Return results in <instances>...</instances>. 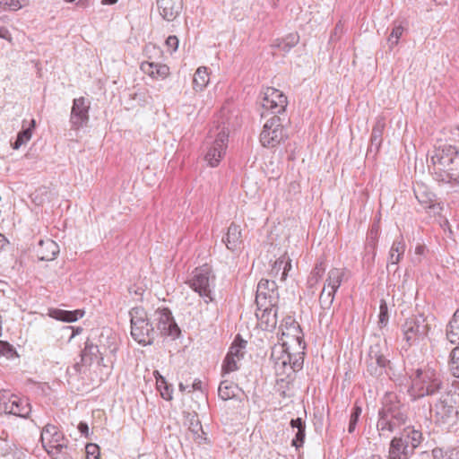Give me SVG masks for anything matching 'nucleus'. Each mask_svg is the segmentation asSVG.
Listing matches in <instances>:
<instances>
[{"mask_svg": "<svg viewBox=\"0 0 459 459\" xmlns=\"http://www.w3.org/2000/svg\"><path fill=\"white\" fill-rule=\"evenodd\" d=\"M377 416V429L379 437L385 438L400 429L409 420L407 406L394 393L385 394Z\"/></svg>", "mask_w": 459, "mask_h": 459, "instance_id": "f257e3e1", "label": "nucleus"}, {"mask_svg": "<svg viewBox=\"0 0 459 459\" xmlns=\"http://www.w3.org/2000/svg\"><path fill=\"white\" fill-rule=\"evenodd\" d=\"M435 178L437 181L459 185V148L445 144L435 150L431 157Z\"/></svg>", "mask_w": 459, "mask_h": 459, "instance_id": "f03ea898", "label": "nucleus"}, {"mask_svg": "<svg viewBox=\"0 0 459 459\" xmlns=\"http://www.w3.org/2000/svg\"><path fill=\"white\" fill-rule=\"evenodd\" d=\"M410 395L415 400L440 394L446 389L439 372L431 368H418L411 377Z\"/></svg>", "mask_w": 459, "mask_h": 459, "instance_id": "7ed1b4c3", "label": "nucleus"}, {"mask_svg": "<svg viewBox=\"0 0 459 459\" xmlns=\"http://www.w3.org/2000/svg\"><path fill=\"white\" fill-rule=\"evenodd\" d=\"M429 410L437 422H455L459 417V386L449 388L446 385L439 397L429 403Z\"/></svg>", "mask_w": 459, "mask_h": 459, "instance_id": "20e7f679", "label": "nucleus"}, {"mask_svg": "<svg viewBox=\"0 0 459 459\" xmlns=\"http://www.w3.org/2000/svg\"><path fill=\"white\" fill-rule=\"evenodd\" d=\"M40 441L52 459H71L68 440L56 425L47 424L42 429Z\"/></svg>", "mask_w": 459, "mask_h": 459, "instance_id": "39448f33", "label": "nucleus"}, {"mask_svg": "<svg viewBox=\"0 0 459 459\" xmlns=\"http://www.w3.org/2000/svg\"><path fill=\"white\" fill-rule=\"evenodd\" d=\"M129 316L133 339L143 346L152 344L156 336V331L145 309L142 307H133L129 311Z\"/></svg>", "mask_w": 459, "mask_h": 459, "instance_id": "423d86ee", "label": "nucleus"}, {"mask_svg": "<svg viewBox=\"0 0 459 459\" xmlns=\"http://www.w3.org/2000/svg\"><path fill=\"white\" fill-rule=\"evenodd\" d=\"M389 351L385 341L377 340L371 344L366 359V371L372 377L388 375L391 369Z\"/></svg>", "mask_w": 459, "mask_h": 459, "instance_id": "0eeeda50", "label": "nucleus"}, {"mask_svg": "<svg viewBox=\"0 0 459 459\" xmlns=\"http://www.w3.org/2000/svg\"><path fill=\"white\" fill-rule=\"evenodd\" d=\"M186 283L204 299L205 303L213 300L212 289L215 286V275L208 265L195 268Z\"/></svg>", "mask_w": 459, "mask_h": 459, "instance_id": "6e6552de", "label": "nucleus"}, {"mask_svg": "<svg viewBox=\"0 0 459 459\" xmlns=\"http://www.w3.org/2000/svg\"><path fill=\"white\" fill-rule=\"evenodd\" d=\"M403 344V349L419 344L423 341L429 332V325L422 316L406 318L401 326Z\"/></svg>", "mask_w": 459, "mask_h": 459, "instance_id": "1a4fd4ad", "label": "nucleus"}, {"mask_svg": "<svg viewBox=\"0 0 459 459\" xmlns=\"http://www.w3.org/2000/svg\"><path fill=\"white\" fill-rule=\"evenodd\" d=\"M285 117L273 116L267 119L260 134V143L264 147L274 148L288 138L284 128Z\"/></svg>", "mask_w": 459, "mask_h": 459, "instance_id": "9d476101", "label": "nucleus"}, {"mask_svg": "<svg viewBox=\"0 0 459 459\" xmlns=\"http://www.w3.org/2000/svg\"><path fill=\"white\" fill-rule=\"evenodd\" d=\"M261 105L273 116L284 115L288 100L284 93L275 88L267 87L263 92Z\"/></svg>", "mask_w": 459, "mask_h": 459, "instance_id": "9b49d317", "label": "nucleus"}, {"mask_svg": "<svg viewBox=\"0 0 459 459\" xmlns=\"http://www.w3.org/2000/svg\"><path fill=\"white\" fill-rule=\"evenodd\" d=\"M279 302L278 286L273 280L262 279L256 289L255 303L259 309L262 307L277 306Z\"/></svg>", "mask_w": 459, "mask_h": 459, "instance_id": "f8f14e48", "label": "nucleus"}, {"mask_svg": "<svg viewBox=\"0 0 459 459\" xmlns=\"http://www.w3.org/2000/svg\"><path fill=\"white\" fill-rule=\"evenodd\" d=\"M155 320L157 321V330L162 336H168L175 340L180 335L181 330L169 308L164 307L156 310Z\"/></svg>", "mask_w": 459, "mask_h": 459, "instance_id": "ddd939ff", "label": "nucleus"}, {"mask_svg": "<svg viewBox=\"0 0 459 459\" xmlns=\"http://www.w3.org/2000/svg\"><path fill=\"white\" fill-rule=\"evenodd\" d=\"M100 360L98 361L100 365L103 367L113 368V365L116 361V354L118 349L117 342L116 336L111 333L105 335L101 333L100 337Z\"/></svg>", "mask_w": 459, "mask_h": 459, "instance_id": "4468645a", "label": "nucleus"}, {"mask_svg": "<svg viewBox=\"0 0 459 459\" xmlns=\"http://www.w3.org/2000/svg\"><path fill=\"white\" fill-rule=\"evenodd\" d=\"M217 130L216 138L205 154V160L212 167L217 166L224 155L229 137V133L224 126L221 129L218 127Z\"/></svg>", "mask_w": 459, "mask_h": 459, "instance_id": "2eb2a0df", "label": "nucleus"}, {"mask_svg": "<svg viewBox=\"0 0 459 459\" xmlns=\"http://www.w3.org/2000/svg\"><path fill=\"white\" fill-rule=\"evenodd\" d=\"M90 102L84 98L74 99L70 114L71 128L78 130L89 122Z\"/></svg>", "mask_w": 459, "mask_h": 459, "instance_id": "dca6fc26", "label": "nucleus"}, {"mask_svg": "<svg viewBox=\"0 0 459 459\" xmlns=\"http://www.w3.org/2000/svg\"><path fill=\"white\" fill-rule=\"evenodd\" d=\"M0 404L4 412L22 418H27L31 411L30 404L14 394L7 397L4 393H0Z\"/></svg>", "mask_w": 459, "mask_h": 459, "instance_id": "f3484780", "label": "nucleus"}, {"mask_svg": "<svg viewBox=\"0 0 459 459\" xmlns=\"http://www.w3.org/2000/svg\"><path fill=\"white\" fill-rule=\"evenodd\" d=\"M272 358L274 359L276 368H285L289 367L293 371L302 368L304 358L301 353L295 355L290 354L284 348V345L279 348V351L274 350L272 353Z\"/></svg>", "mask_w": 459, "mask_h": 459, "instance_id": "a211bd4d", "label": "nucleus"}, {"mask_svg": "<svg viewBox=\"0 0 459 459\" xmlns=\"http://www.w3.org/2000/svg\"><path fill=\"white\" fill-rule=\"evenodd\" d=\"M160 15L167 22L174 21L183 9V0H155Z\"/></svg>", "mask_w": 459, "mask_h": 459, "instance_id": "6ab92c4d", "label": "nucleus"}, {"mask_svg": "<svg viewBox=\"0 0 459 459\" xmlns=\"http://www.w3.org/2000/svg\"><path fill=\"white\" fill-rule=\"evenodd\" d=\"M280 329L282 336L291 337L297 343L301 346L305 344L304 334L299 323L291 316H287L282 320Z\"/></svg>", "mask_w": 459, "mask_h": 459, "instance_id": "aec40b11", "label": "nucleus"}, {"mask_svg": "<svg viewBox=\"0 0 459 459\" xmlns=\"http://www.w3.org/2000/svg\"><path fill=\"white\" fill-rule=\"evenodd\" d=\"M256 316L263 330L273 331L277 325V306L257 307Z\"/></svg>", "mask_w": 459, "mask_h": 459, "instance_id": "412c9836", "label": "nucleus"}, {"mask_svg": "<svg viewBox=\"0 0 459 459\" xmlns=\"http://www.w3.org/2000/svg\"><path fill=\"white\" fill-rule=\"evenodd\" d=\"M414 452L404 443V438L394 437L391 440L388 459H409Z\"/></svg>", "mask_w": 459, "mask_h": 459, "instance_id": "4be33fe9", "label": "nucleus"}, {"mask_svg": "<svg viewBox=\"0 0 459 459\" xmlns=\"http://www.w3.org/2000/svg\"><path fill=\"white\" fill-rule=\"evenodd\" d=\"M290 269L291 260L285 253L274 262L270 271V275L273 278L280 277V281H284L287 279L288 273Z\"/></svg>", "mask_w": 459, "mask_h": 459, "instance_id": "5701e85b", "label": "nucleus"}, {"mask_svg": "<svg viewBox=\"0 0 459 459\" xmlns=\"http://www.w3.org/2000/svg\"><path fill=\"white\" fill-rule=\"evenodd\" d=\"M227 248L230 251L239 249L242 244V236L240 227L235 223H231L228 228L226 237L222 238Z\"/></svg>", "mask_w": 459, "mask_h": 459, "instance_id": "b1692460", "label": "nucleus"}, {"mask_svg": "<svg viewBox=\"0 0 459 459\" xmlns=\"http://www.w3.org/2000/svg\"><path fill=\"white\" fill-rule=\"evenodd\" d=\"M399 438H404V443L408 444L413 452L424 439L421 430L414 426L405 427Z\"/></svg>", "mask_w": 459, "mask_h": 459, "instance_id": "393cba45", "label": "nucleus"}, {"mask_svg": "<svg viewBox=\"0 0 459 459\" xmlns=\"http://www.w3.org/2000/svg\"><path fill=\"white\" fill-rule=\"evenodd\" d=\"M240 392L238 385L230 380L221 381L218 388V395L223 401L237 398Z\"/></svg>", "mask_w": 459, "mask_h": 459, "instance_id": "a878e982", "label": "nucleus"}, {"mask_svg": "<svg viewBox=\"0 0 459 459\" xmlns=\"http://www.w3.org/2000/svg\"><path fill=\"white\" fill-rule=\"evenodd\" d=\"M385 128V122L382 119H378L371 133L370 136V145L368 147L369 152L377 153L382 143V135Z\"/></svg>", "mask_w": 459, "mask_h": 459, "instance_id": "bb28decb", "label": "nucleus"}, {"mask_svg": "<svg viewBox=\"0 0 459 459\" xmlns=\"http://www.w3.org/2000/svg\"><path fill=\"white\" fill-rule=\"evenodd\" d=\"M39 245L41 246V248L39 250V257L42 261H51L55 259L56 255L59 253L57 244L51 239H48L46 241L41 240Z\"/></svg>", "mask_w": 459, "mask_h": 459, "instance_id": "cd10ccee", "label": "nucleus"}, {"mask_svg": "<svg viewBox=\"0 0 459 459\" xmlns=\"http://www.w3.org/2000/svg\"><path fill=\"white\" fill-rule=\"evenodd\" d=\"M446 339L453 344L459 345V309L450 319L446 331Z\"/></svg>", "mask_w": 459, "mask_h": 459, "instance_id": "c85d7f7f", "label": "nucleus"}, {"mask_svg": "<svg viewBox=\"0 0 459 459\" xmlns=\"http://www.w3.org/2000/svg\"><path fill=\"white\" fill-rule=\"evenodd\" d=\"M100 349L99 345H94L91 342H86L85 347L81 353V362L83 366H90L92 364L94 359H100Z\"/></svg>", "mask_w": 459, "mask_h": 459, "instance_id": "c756f323", "label": "nucleus"}, {"mask_svg": "<svg viewBox=\"0 0 459 459\" xmlns=\"http://www.w3.org/2000/svg\"><path fill=\"white\" fill-rule=\"evenodd\" d=\"M414 195L419 203L425 209H431L434 207V195L429 192L425 186L418 185L417 187L414 188Z\"/></svg>", "mask_w": 459, "mask_h": 459, "instance_id": "7c9ffc66", "label": "nucleus"}, {"mask_svg": "<svg viewBox=\"0 0 459 459\" xmlns=\"http://www.w3.org/2000/svg\"><path fill=\"white\" fill-rule=\"evenodd\" d=\"M405 251V244L403 239L398 238L393 242L390 248L388 264H397L403 256Z\"/></svg>", "mask_w": 459, "mask_h": 459, "instance_id": "2f4dec72", "label": "nucleus"}, {"mask_svg": "<svg viewBox=\"0 0 459 459\" xmlns=\"http://www.w3.org/2000/svg\"><path fill=\"white\" fill-rule=\"evenodd\" d=\"M344 271L339 268H333L328 272L326 286L336 292L342 282Z\"/></svg>", "mask_w": 459, "mask_h": 459, "instance_id": "473e14b6", "label": "nucleus"}, {"mask_svg": "<svg viewBox=\"0 0 459 459\" xmlns=\"http://www.w3.org/2000/svg\"><path fill=\"white\" fill-rule=\"evenodd\" d=\"M334 295L335 292L331 290H326V286L325 285L319 296V303L321 309L323 310V312L319 314L320 320L326 315V310L331 308L334 299Z\"/></svg>", "mask_w": 459, "mask_h": 459, "instance_id": "72a5a7b5", "label": "nucleus"}, {"mask_svg": "<svg viewBox=\"0 0 459 459\" xmlns=\"http://www.w3.org/2000/svg\"><path fill=\"white\" fill-rule=\"evenodd\" d=\"M209 82V74L207 67H199L194 74L193 84L195 91H203Z\"/></svg>", "mask_w": 459, "mask_h": 459, "instance_id": "f704fd0d", "label": "nucleus"}, {"mask_svg": "<svg viewBox=\"0 0 459 459\" xmlns=\"http://www.w3.org/2000/svg\"><path fill=\"white\" fill-rule=\"evenodd\" d=\"M83 314L84 312L80 309H76L74 311L56 309L53 311L52 316L60 321L75 322L79 318L82 317Z\"/></svg>", "mask_w": 459, "mask_h": 459, "instance_id": "c9c22d12", "label": "nucleus"}, {"mask_svg": "<svg viewBox=\"0 0 459 459\" xmlns=\"http://www.w3.org/2000/svg\"><path fill=\"white\" fill-rule=\"evenodd\" d=\"M247 342L240 338V335H237L233 343L230 347V350L226 356L235 357L237 359H242L245 355V348Z\"/></svg>", "mask_w": 459, "mask_h": 459, "instance_id": "e433bc0d", "label": "nucleus"}, {"mask_svg": "<svg viewBox=\"0 0 459 459\" xmlns=\"http://www.w3.org/2000/svg\"><path fill=\"white\" fill-rule=\"evenodd\" d=\"M325 272V264L323 259L318 260L310 273V275L307 279V284L309 287L315 286L319 280L322 278Z\"/></svg>", "mask_w": 459, "mask_h": 459, "instance_id": "4c0bfd02", "label": "nucleus"}, {"mask_svg": "<svg viewBox=\"0 0 459 459\" xmlns=\"http://www.w3.org/2000/svg\"><path fill=\"white\" fill-rule=\"evenodd\" d=\"M299 36L297 33H290L281 39H277L275 42H279L277 45L284 52L290 51L294 46L298 44Z\"/></svg>", "mask_w": 459, "mask_h": 459, "instance_id": "58836bf2", "label": "nucleus"}, {"mask_svg": "<svg viewBox=\"0 0 459 459\" xmlns=\"http://www.w3.org/2000/svg\"><path fill=\"white\" fill-rule=\"evenodd\" d=\"M29 5V0H0V8L9 11H18Z\"/></svg>", "mask_w": 459, "mask_h": 459, "instance_id": "ea45409f", "label": "nucleus"}, {"mask_svg": "<svg viewBox=\"0 0 459 459\" xmlns=\"http://www.w3.org/2000/svg\"><path fill=\"white\" fill-rule=\"evenodd\" d=\"M449 370L454 377L459 378V345L450 353Z\"/></svg>", "mask_w": 459, "mask_h": 459, "instance_id": "a19ab883", "label": "nucleus"}, {"mask_svg": "<svg viewBox=\"0 0 459 459\" xmlns=\"http://www.w3.org/2000/svg\"><path fill=\"white\" fill-rule=\"evenodd\" d=\"M403 27L402 25H395L387 39V43L390 50H392L399 42L400 38L403 33Z\"/></svg>", "mask_w": 459, "mask_h": 459, "instance_id": "79ce46f5", "label": "nucleus"}, {"mask_svg": "<svg viewBox=\"0 0 459 459\" xmlns=\"http://www.w3.org/2000/svg\"><path fill=\"white\" fill-rule=\"evenodd\" d=\"M241 359H237L235 357L226 356L222 363V373L229 374L238 369V362Z\"/></svg>", "mask_w": 459, "mask_h": 459, "instance_id": "37998d69", "label": "nucleus"}, {"mask_svg": "<svg viewBox=\"0 0 459 459\" xmlns=\"http://www.w3.org/2000/svg\"><path fill=\"white\" fill-rule=\"evenodd\" d=\"M361 411H362V410L359 406H354L352 408V411H351V413L350 416L349 427H348L349 433L354 432L357 423L359 421V416L361 414Z\"/></svg>", "mask_w": 459, "mask_h": 459, "instance_id": "c03bdc74", "label": "nucleus"}, {"mask_svg": "<svg viewBox=\"0 0 459 459\" xmlns=\"http://www.w3.org/2000/svg\"><path fill=\"white\" fill-rule=\"evenodd\" d=\"M378 318V325L380 327L385 326L387 325L389 320L388 307L385 300L384 299L380 300Z\"/></svg>", "mask_w": 459, "mask_h": 459, "instance_id": "a18cd8bd", "label": "nucleus"}, {"mask_svg": "<svg viewBox=\"0 0 459 459\" xmlns=\"http://www.w3.org/2000/svg\"><path fill=\"white\" fill-rule=\"evenodd\" d=\"M153 78L165 79L169 74V67L167 65L154 63Z\"/></svg>", "mask_w": 459, "mask_h": 459, "instance_id": "49530a36", "label": "nucleus"}, {"mask_svg": "<svg viewBox=\"0 0 459 459\" xmlns=\"http://www.w3.org/2000/svg\"><path fill=\"white\" fill-rule=\"evenodd\" d=\"M85 449L87 459H99L100 447L96 444H88Z\"/></svg>", "mask_w": 459, "mask_h": 459, "instance_id": "de8ad7c7", "label": "nucleus"}, {"mask_svg": "<svg viewBox=\"0 0 459 459\" xmlns=\"http://www.w3.org/2000/svg\"><path fill=\"white\" fill-rule=\"evenodd\" d=\"M305 436H306V428H301V429H298L295 438L292 439V441H291L292 446H295L296 448L300 447L304 443Z\"/></svg>", "mask_w": 459, "mask_h": 459, "instance_id": "09e8293b", "label": "nucleus"}, {"mask_svg": "<svg viewBox=\"0 0 459 459\" xmlns=\"http://www.w3.org/2000/svg\"><path fill=\"white\" fill-rule=\"evenodd\" d=\"M31 135H32L31 128L28 127V128H23L21 132H19L17 137L21 142H22L23 143H26L27 142H29L30 140Z\"/></svg>", "mask_w": 459, "mask_h": 459, "instance_id": "8fccbe9b", "label": "nucleus"}, {"mask_svg": "<svg viewBox=\"0 0 459 459\" xmlns=\"http://www.w3.org/2000/svg\"><path fill=\"white\" fill-rule=\"evenodd\" d=\"M154 62H143L141 64V70L148 74L150 77L153 78V71H154Z\"/></svg>", "mask_w": 459, "mask_h": 459, "instance_id": "3c124183", "label": "nucleus"}, {"mask_svg": "<svg viewBox=\"0 0 459 459\" xmlns=\"http://www.w3.org/2000/svg\"><path fill=\"white\" fill-rule=\"evenodd\" d=\"M13 352V348L6 342L0 341V354L9 356Z\"/></svg>", "mask_w": 459, "mask_h": 459, "instance_id": "603ef678", "label": "nucleus"}, {"mask_svg": "<svg viewBox=\"0 0 459 459\" xmlns=\"http://www.w3.org/2000/svg\"><path fill=\"white\" fill-rule=\"evenodd\" d=\"M379 233V226L377 224L372 225L369 233H368V240L369 243L371 242L373 245H375V242L378 237Z\"/></svg>", "mask_w": 459, "mask_h": 459, "instance_id": "864d4df0", "label": "nucleus"}, {"mask_svg": "<svg viewBox=\"0 0 459 459\" xmlns=\"http://www.w3.org/2000/svg\"><path fill=\"white\" fill-rule=\"evenodd\" d=\"M166 46L171 51H176L178 47V39L176 36H169L166 39Z\"/></svg>", "mask_w": 459, "mask_h": 459, "instance_id": "5fc2aeb1", "label": "nucleus"}, {"mask_svg": "<svg viewBox=\"0 0 459 459\" xmlns=\"http://www.w3.org/2000/svg\"><path fill=\"white\" fill-rule=\"evenodd\" d=\"M292 429L306 428L305 421L301 418L292 419L290 422Z\"/></svg>", "mask_w": 459, "mask_h": 459, "instance_id": "6e6d98bb", "label": "nucleus"}, {"mask_svg": "<svg viewBox=\"0 0 459 459\" xmlns=\"http://www.w3.org/2000/svg\"><path fill=\"white\" fill-rule=\"evenodd\" d=\"M78 430L84 436H87L89 433V427L86 422H80L78 425Z\"/></svg>", "mask_w": 459, "mask_h": 459, "instance_id": "4d7b16f0", "label": "nucleus"}, {"mask_svg": "<svg viewBox=\"0 0 459 459\" xmlns=\"http://www.w3.org/2000/svg\"><path fill=\"white\" fill-rule=\"evenodd\" d=\"M160 394H161L162 398H164L166 400H170L172 398L168 385L164 386V391L160 390Z\"/></svg>", "mask_w": 459, "mask_h": 459, "instance_id": "13d9d810", "label": "nucleus"}, {"mask_svg": "<svg viewBox=\"0 0 459 459\" xmlns=\"http://www.w3.org/2000/svg\"><path fill=\"white\" fill-rule=\"evenodd\" d=\"M202 381L200 379H195V381L192 384V390L195 391H202Z\"/></svg>", "mask_w": 459, "mask_h": 459, "instance_id": "bf43d9fd", "label": "nucleus"}, {"mask_svg": "<svg viewBox=\"0 0 459 459\" xmlns=\"http://www.w3.org/2000/svg\"><path fill=\"white\" fill-rule=\"evenodd\" d=\"M162 385L166 386L168 385H167V382H166L165 378L163 377L160 376V377L157 378V387L160 390H161V386Z\"/></svg>", "mask_w": 459, "mask_h": 459, "instance_id": "052dcab7", "label": "nucleus"}, {"mask_svg": "<svg viewBox=\"0 0 459 459\" xmlns=\"http://www.w3.org/2000/svg\"><path fill=\"white\" fill-rule=\"evenodd\" d=\"M432 455L434 456L435 459H440V457L442 456L443 455V452L441 449L439 448H436V449H433L432 451Z\"/></svg>", "mask_w": 459, "mask_h": 459, "instance_id": "680f3d73", "label": "nucleus"}, {"mask_svg": "<svg viewBox=\"0 0 459 459\" xmlns=\"http://www.w3.org/2000/svg\"><path fill=\"white\" fill-rule=\"evenodd\" d=\"M22 144H24L22 142H21L18 137L16 138L15 142L12 143V146L14 150H18Z\"/></svg>", "mask_w": 459, "mask_h": 459, "instance_id": "e2e57ef3", "label": "nucleus"}, {"mask_svg": "<svg viewBox=\"0 0 459 459\" xmlns=\"http://www.w3.org/2000/svg\"><path fill=\"white\" fill-rule=\"evenodd\" d=\"M1 451H2V452H1V455H2L3 456H6L7 455H9V454L11 453L12 448H11L10 446H6V447H3V448H1Z\"/></svg>", "mask_w": 459, "mask_h": 459, "instance_id": "0e129e2a", "label": "nucleus"}, {"mask_svg": "<svg viewBox=\"0 0 459 459\" xmlns=\"http://www.w3.org/2000/svg\"><path fill=\"white\" fill-rule=\"evenodd\" d=\"M7 239L0 233V250L5 246Z\"/></svg>", "mask_w": 459, "mask_h": 459, "instance_id": "69168bd1", "label": "nucleus"}, {"mask_svg": "<svg viewBox=\"0 0 459 459\" xmlns=\"http://www.w3.org/2000/svg\"><path fill=\"white\" fill-rule=\"evenodd\" d=\"M88 0H79L77 3H76V5L79 6V7H82V8H84L88 5Z\"/></svg>", "mask_w": 459, "mask_h": 459, "instance_id": "338daca9", "label": "nucleus"}, {"mask_svg": "<svg viewBox=\"0 0 459 459\" xmlns=\"http://www.w3.org/2000/svg\"><path fill=\"white\" fill-rule=\"evenodd\" d=\"M8 437V433L4 430H3L1 433H0V439L2 440H6Z\"/></svg>", "mask_w": 459, "mask_h": 459, "instance_id": "774afa93", "label": "nucleus"}]
</instances>
